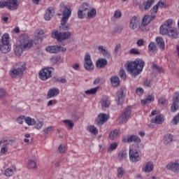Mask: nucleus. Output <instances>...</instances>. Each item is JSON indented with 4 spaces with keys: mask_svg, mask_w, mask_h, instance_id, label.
I'll use <instances>...</instances> for the list:
<instances>
[{
    "mask_svg": "<svg viewBox=\"0 0 179 179\" xmlns=\"http://www.w3.org/2000/svg\"><path fill=\"white\" fill-rule=\"evenodd\" d=\"M160 34L169 36L170 38H178V31L173 26V20H166L159 28Z\"/></svg>",
    "mask_w": 179,
    "mask_h": 179,
    "instance_id": "f257e3e1",
    "label": "nucleus"
},
{
    "mask_svg": "<svg viewBox=\"0 0 179 179\" xmlns=\"http://www.w3.org/2000/svg\"><path fill=\"white\" fill-rule=\"evenodd\" d=\"M145 61L141 59H136L135 61L129 62L127 64V72H129L132 76H138L143 71Z\"/></svg>",
    "mask_w": 179,
    "mask_h": 179,
    "instance_id": "f03ea898",
    "label": "nucleus"
},
{
    "mask_svg": "<svg viewBox=\"0 0 179 179\" xmlns=\"http://www.w3.org/2000/svg\"><path fill=\"white\" fill-rule=\"evenodd\" d=\"M26 69V63L23 62H19L13 66L10 71V75L13 79L21 78V76H23V72H24Z\"/></svg>",
    "mask_w": 179,
    "mask_h": 179,
    "instance_id": "7ed1b4c3",
    "label": "nucleus"
},
{
    "mask_svg": "<svg viewBox=\"0 0 179 179\" xmlns=\"http://www.w3.org/2000/svg\"><path fill=\"white\" fill-rule=\"evenodd\" d=\"M62 9H63V17L61 20L62 26L60 29L64 31H68V30H69V25H66V22H68V19L71 17L72 10L70 6H64Z\"/></svg>",
    "mask_w": 179,
    "mask_h": 179,
    "instance_id": "20e7f679",
    "label": "nucleus"
},
{
    "mask_svg": "<svg viewBox=\"0 0 179 179\" xmlns=\"http://www.w3.org/2000/svg\"><path fill=\"white\" fill-rule=\"evenodd\" d=\"M10 43L9 42V34H6L1 37L0 42V50L3 54H8L11 50Z\"/></svg>",
    "mask_w": 179,
    "mask_h": 179,
    "instance_id": "39448f33",
    "label": "nucleus"
},
{
    "mask_svg": "<svg viewBox=\"0 0 179 179\" xmlns=\"http://www.w3.org/2000/svg\"><path fill=\"white\" fill-rule=\"evenodd\" d=\"M7 8L9 10H16L19 8V3L17 0H7L0 1V9Z\"/></svg>",
    "mask_w": 179,
    "mask_h": 179,
    "instance_id": "423d86ee",
    "label": "nucleus"
},
{
    "mask_svg": "<svg viewBox=\"0 0 179 179\" xmlns=\"http://www.w3.org/2000/svg\"><path fill=\"white\" fill-rule=\"evenodd\" d=\"M72 34L67 31L66 32H59L58 31H54L52 32V38H56L57 41H64V40H68L70 37H71Z\"/></svg>",
    "mask_w": 179,
    "mask_h": 179,
    "instance_id": "0eeeda50",
    "label": "nucleus"
},
{
    "mask_svg": "<svg viewBox=\"0 0 179 179\" xmlns=\"http://www.w3.org/2000/svg\"><path fill=\"white\" fill-rule=\"evenodd\" d=\"M20 45L27 48V50H30L33 47V41H30L29 36L24 34L20 36Z\"/></svg>",
    "mask_w": 179,
    "mask_h": 179,
    "instance_id": "6e6552de",
    "label": "nucleus"
},
{
    "mask_svg": "<svg viewBox=\"0 0 179 179\" xmlns=\"http://www.w3.org/2000/svg\"><path fill=\"white\" fill-rule=\"evenodd\" d=\"M131 108H127L126 109H124L122 115L119 117L118 120H117V124H127L128 120H129L131 117Z\"/></svg>",
    "mask_w": 179,
    "mask_h": 179,
    "instance_id": "1a4fd4ad",
    "label": "nucleus"
},
{
    "mask_svg": "<svg viewBox=\"0 0 179 179\" xmlns=\"http://www.w3.org/2000/svg\"><path fill=\"white\" fill-rule=\"evenodd\" d=\"M54 71V68L52 67H47L40 71L39 72V78L41 80H47V79H50L51 76H52V72Z\"/></svg>",
    "mask_w": 179,
    "mask_h": 179,
    "instance_id": "9d476101",
    "label": "nucleus"
},
{
    "mask_svg": "<svg viewBox=\"0 0 179 179\" xmlns=\"http://www.w3.org/2000/svg\"><path fill=\"white\" fill-rule=\"evenodd\" d=\"M45 50L50 54H58V52H61V51L65 52L66 48L59 45H52L46 47Z\"/></svg>",
    "mask_w": 179,
    "mask_h": 179,
    "instance_id": "9b49d317",
    "label": "nucleus"
},
{
    "mask_svg": "<svg viewBox=\"0 0 179 179\" xmlns=\"http://www.w3.org/2000/svg\"><path fill=\"white\" fill-rule=\"evenodd\" d=\"M129 160L132 163H136L141 160V154L135 149H129Z\"/></svg>",
    "mask_w": 179,
    "mask_h": 179,
    "instance_id": "f8f14e48",
    "label": "nucleus"
},
{
    "mask_svg": "<svg viewBox=\"0 0 179 179\" xmlns=\"http://www.w3.org/2000/svg\"><path fill=\"white\" fill-rule=\"evenodd\" d=\"M167 170H170L173 173H179V159H176L174 162H169L166 166Z\"/></svg>",
    "mask_w": 179,
    "mask_h": 179,
    "instance_id": "ddd939ff",
    "label": "nucleus"
},
{
    "mask_svg": "<svg viewBox=\"0 0 179 179\" xmlns=\"http://www.w3.org/2000/svg\"><path fill=\"white\" fill-rule=\"evenodd\" d=\"M122 142H124V143H131L132 142L141 143V138L136 135L126 136L123 137Z\"/></svg>",
    "mask_w": 179,
    "mask_h": 179,
    "instance_id": "4468645a",
    "label": "nucleus"
},
{
    "mask_svg": "<svg viewBox=\"0 0 179 179\" xmlns=\"http://www.w3.org/2000/svg\"><path fill=\"white\" fill-rule=\"evenodd\" d=\"M125 99V90L124 88H120L116 95V101L117 104L121 105L124 103Z\"/></svg>",
    "mask_w": 179,
    "mask_h": 179,
    "instance_id": "2eb2a0df",
    "label": "nucleus"
},
{
    "mask_svg": "<svg viewBox=\"0 0 179 179\" xmlns=\"http://www.w3.org/2000/svg\"><path fill=\"white\" fill-rule=\"evenodd\" d=\"M179 108V94L178 92L175 93L173 96V102L171 107V113H176Z\"/></svg>",
    "mask_w": 179,
    "mask_h": 179,
    "instance_id": "dca6fc26",
    "label": "nucleus"
},
{
    "mask_svg": "<svg viewBox=\"0 0 179 179\" xmlns=\"http://www.w3.org/2000/svg\"><path fill=\"white\" fill-rule=\"evenodd\" d=\"M107 120H108V115L106 113H100L97 118L98 125H103V124L107 122Z\"/></svg>",
    "mask_w": 179,
    "mask_h": 179,
    "instance_id": "f3484780",
    "label": "nucleus"
},
{
    "mask_svg": "<svg viewBox=\"0 0 179 179\" xmlns=\"http://www.w3.org/2000/svg\"><path fill=\"white\" fill-rule=\"evenodd\" d=\"M59 94V89L57 87L51 88L47 94V99H51V97H55Z\"/></svg>",
    "mask_w": 179,
    "mask_h": 179,
    "instance_id": "a211bd4d",
    "label": "nucleus"
},
{
    "mask_svg": "<svg viewBox=\"0 0 179 179\" xmlns=\"http://www.w3.org/2000/svg\"><path fill=\"white\" fill-rule=\"evenodd\" d=\"M153 169H155L153 163L152 162H148L143 166V171H144V173H150L153 171Z\"/></svg>",
    "mask_w": 179,
    "mask_h": 179,
    "instance_id": "6ab92c4d",
    "label": "nucleus"
},
{
    "mask_svg": "<svg viewBox=\"0 0 179 179\" xmlns=\"http://www.w3.org/2000/svg\"><path fill=\"white\" fill-rule=\"evenodd\" d=\"M83 12L87 15L88 17H90V5L88 3H83L79 8Z\"/></svg>",
    "mask_w": 179,
    "mask_h": 179,
    "instance_id": "aec40b11",
    "label": "nucleus"
},
{
    "mask_svg": "<svg viewBox=\"0 0 179 179\" xmlns=\"http://www.w3.org/2000/svg\"><path fill=\"white\" fill-rule=\"evenodd\" d=\"M138 24H139V21L136 17H132L130 20L129 28L131 30H135L138 27Z\"/></svg>",
    "mask_w": 179,
    "mask_h": 179,
    "instance_id": "412c9836",
    "label": "nucleus"
},
{
    "mask_svg": "<svg viewBox=\"0 0 179 179\" xmlns=\"http://www.w3.org/2000/svg\"><path fill=\"white\" fill-rule=\"evenodd\" d=\"M173 141H174V136L171 134H167L164 137V145H171Z\"/></svg>",
    "mask_w": 179,
    "mask_h": 179,
    "instance_id": "4be33fe9",
    "label": "nucleus"
},
{
    "mask_svg": "<svg viewBox=\"0 0 179 179\" xmlns=\"http://www.w3.org/2000/svg\"><path fill=\"white\" fill-rule=\"evenodd\" d=\"M24 50H27V48H24L22 45H17L14 48V52L17 57H20L23 54V52Z\"/></svg>",
    "mask_w": 179,
    "mask_h": 179,
    "instance_id": "5701e85b",
    "label": "nucleus"
},
{
    "mask_svg": "<svg viewBox=\"0 0 179 179\" xmlns=\"http://www.w3.org/2000/svg\"><path fill=\"white\" fill-rule=\"evenodd\" d=\"M154 20L155 16L153 15H145L142 20V26H148Z\"/></svg>",
    "mask_w": 179,
    "mask_h": 179,
    "instance_id": "b1692460",
    "label": "nucleus"
},
{
    "mask_svg": "<svg viewBox=\"0 0 179 179\" xmlns=\"http://www.w3.org/2000/svg\"><path fill=\"white\" fill-rule=\"evenodd\" d=\"M84 68L87 71H90V55L89 53H86L85 56Z\"/></svg>",
    "mask_w": 179,
    "mask_h": 179,
    "instance_id": "393cba45",
    "label": "nucleus"
},
{
    "mask_svg": "<svg viewBox=\"0 0 179 179\" xmlns=\"http://www.w3.org/2000/svg\"><path fill=\"white\" fill-rule=\"evenodd\" d=\"M110 83L113 87H117V86H120V78L117 76H113L110 78Z\"/></svg>",
    "mask_w": 179,
    "mask_h": 179,
    "instance_id": "a878e982",
    "label": "nucleus"
},
{
    "mask_svg": "<svg viewBox=\"0 0 179 179\" xmlns=\"http://www.w3.org/2000/svg\"><path fill=\"white\" fill-rule=\"evenodd\" d=\"M120 136V130L119 129H114L109 134V138L112 141H114V139H117Z\"/></svg>",
    "mask_w": 179,
    "mask_h": 179,
    "instance_id": "bb28decb",
    "label": "nucleus"
},
{
    "mask_svg": "<svg viewBox=\"0 0 179 179\" xmlns=\"http://www.w3.org/2000/svg\"><path fill=\"white\" fill-rule=\"evenodd\" d=\"M101 104L102 108H107V107H110L111 101L108 98H103L101 101Z\"/></svg>",
    "mask_w": 179,
    "mask_h": 179,
    "instance_id": "cd10ccee",
    "label": "nucleus"
},
{
    "mask_svg": "<svg viewBox=\"0 0 179 179\" xmlns=\"http://www.w3.org/2000/svg\"><path fill=\"white\" fill-rule=\"evenodd\" d=\"M52 16H54V13H52V10L51 8H48L45 10V14L44 15L45 20H51V18H52Z\"/></svg>",
    "mask_w": 179,
    "mask_h": 179,
    "instance_id": "c85d7f7f",
    "label": "nucleus"
},
{
    "mask_svg": "<svg viewBox=\"0 0 179 179\" xmlns=\"http://www.w3.org/2000/svg\"><path fill=\"white\" fill-rule=\"evenodd\" d=\"M107 65V59L101 58L96 61L97 68H104Z\"/></svg>",
    "mask_w": 179,
    "mask_h": 179,
    "instance_id": "c756f323",
    "label": "nucleus"
},
{
    "mask_svg": "<svg viewBox=\"0 0 179 179\" xmlns=\"http://www.w3.org/2000/svg\"><path fill=\"white\" fill-rule=\"evenodd\" d=\"M156 41L159 48H161V50H164V47H166V44L164 43V40L163 39V38L158 36L156 38Z\"/></svg>",
    "mask_w": 179,
    "mask_h": 179,
    "instance_id": "7c9ffc66",
    "label": "nucleus"
},
{
    "mask_svg": "<svg viewBox=\"0 0 179 179\" xmlns=\"http://www.w3.org/2000/svg\"><path fill=\"white\" fill-rule=\"evenodd\" d=\"M152 101H155V96L153 95H148L146 99H142V104H150Z\"/></svg>",
    "mask_w": 179,
    "mask_h": 179,
    "instance_id": "2f4dec72",
    "label": "nucleus"
},
{
    "mask_svg": "<svg viewBox=\"0 0 179 179\" xmlns=\"http://www.w3.org/2000/svg\"><path fill=\"white\" fill-rule=\"evenodd\" d=\"M52 80L54 83H65L66 82V79L58 76H54Z\"/></svg>",
    "mask_w": 179,
    "mask_h": 179,
    "instance_id": "473e14b6",
    "label": "nucleus"
},
{
    "mask_svg": "<svg viewBox=\"0 0 179 179\" xmlns=\"http://www.w3.org/2000/svg\"><path fill=\"white\" fill-rule=\"evenodd\" d=\"M25 122L29 126L36 125V120H34V118H31L30 117H25Z\"/></svg>",
    "mask_w": 179,
    "mask_h": 179,
    "instance_id": "72a5a7b5",
    "label": "nucleus"
},
{
    "mask_svg": "<svg viewBox=\"0 0 179 179\" xmlns=\"http://www.w3.org/2000/svg\"><path fill=\"white\" fill-rule=\"evenodd\" d=\"M164 122V117L162 115H159L155 117V124H163Z\"/></svg>",
    "mask_w": 179,
    "mask_h": 179,
    "instance_id": "f704fd0d",
    "label": "nucleus"
},
{
    "mask_svg": "<svg viewBox=\"0 0 179 179\" xmlns=\"http://www.w3.org/2000/svg\"><path fill=\"white\" fill-rule=\"evenodd\" d=\"M63 122L66 125V127H69V129H72V128H73V126L75 125L73 124V122H72V120H63Z\"/></svg>",
    "mask_w": 179,
    "mask_h": 179,
    "instance_id": "c9c22d12",
    "label": "nucleus"
},
{
    "mask_svg": "<svg viewBox=\"0 0 179 179\" xmlns=\"http://www.w3.org/2000/svg\"><path fill=\"white\" fill-rule=\"evenodd\" d=\"M1 142L3 148L8 146V145H10V146H13V145H15L13 140H3Z\"/></svg>",
    "mask_w": 179,
    "mask_h": 179,
    "instance_id": "e433bc0d",
    "label": "nucleus"
},
{
    "mask_svg": "<svg viewBox=\"0 0 179 179\" xmlns=\"http://www.w3.org/2000/svg\"><path fill=\"white\" fill-rule=\"evenodd\" d=\"M28 169L29 170H35L37 169V164L33 160H30L28 163Z\"/></svg>",
    "mask_w": 179,
    "mask_h": 179,
    "instance_id": "4c0bfd02",
    "label": "nucleus"
},
{
    "mask_svg": "<svg viewBox=\"0 0 179 179\" xmlns=\"http://www.w3.org/2000/svg\"><path fill=\"white\" fill-rule=\"evenodd\" d=\"M90 134L92 136H96V135L99 134V129L94 126H90Z\"/></svg>",
    "mask_w": 179,
    "mask_h": 179,
    "instance_id": "58836bf2",
    "label": "nucleus"
},
{
    "mask_svg": "<svg viewBox=\"0 0 179 179\" xmlns=\"http://www.w3.org/2000/svg\"><path fill=\"white\" fill-rule=\"evenodd\" d=\"M118 159H120V160H125V159H127V151H120L118 154Z\"/></svg>",
    "mask_w": 179,
    "mask_h": 179,
    "instance_id": "ea45409f",
    "label": "nucleus"
},
{
    "mask_svg": "<svg viewBox=\"0 0 179 179\" xmlns=\"http://www.w3.org/2000/svg\"><path fill=\"white\" fill-rule=\"evenodd\" d=\"M78 16L79 19H85L86 16H87V14L85 13V11L82 10L80 8H79L78 11Z\"/></svg>",
    "mask_w": 179,
    "mask_h": 179,
    "instance_id": "a19ab883",
    "label": "nucleus"
},
{
    "mask_svg": "<svg viewBox=\"0 0 179 179\" xmlns=\"http://www.w3.org/2000/svg\"><path fill=\"white\" fill-rule=\"evenodd\" d=\"M154 2H155V0H148V1H146L144 3L145 10H148V9H150V6L153 5Z\"/></svg>",
    "mask_w": 179,
    "mask_h": 179,
    "instance_id": "79ce46f5",
    "label": "nucleus"
},
{
    "mask_svg": "<svg viewBox=\"0 0 179 179\" xmlns=\"http://www.w3.org/2000/svg\"><path fill=\"white\" fill-rule=\"evenodd\" d=\"M15 171H13V169H12V168H8L4 174L6 175V177H10L12 176H13Z\"/></svg>",
    "mask_w": 179,
    "mask_h": 179,
    "instance_id": "37998d69",
    "label": "nucleus"
},
{
    "mask_svg": "<svg viewBox=\"0 0 179 179\" xmlns=\"http://www.w3.org/2000/svg\"><path fill=\"white\" fill-rule=\"evenodd\" d=\"M118 147V143H113L108 148V152H113V150H115L116 148Z\"/></svg>",
    "mask_w": 179,
    "mask_h": 179,
    "instance_id": "c03bdc74",
    "label": "nucleus"
},
{
    "mask_svg": "<svg viewBox=\"0 0 179 179\" xmlns=\"http://www.w3.org/2000/svg\"><path fill=\"white\" fill-rule=\"evenodd\" d=\"M124 174H125V170L122 168H119L117 169V177L118 178H122Z\"/></svg>",
    "mask_w": 179,
    "mask_h": 179,
    "instance_id": "a18cd8bd",
    "label": "nucleus"
},
{
    "mask_svg": "<svg viewBox=\"0 0 179 179\" xmlns=\"http://www.w3.org/2000/svg\"><path fill=\"white\" fill-rule=\"evenodd\" d=\"M66 150V147L64 144H61L58 148L59 153L64 154Z\"/></svg>",
    "mask_w": 179,
    "mask_h": 179,
    "instance_id": "49530a36",
    "label": "nucleus"
},
{
    "mask_svg": "<svg viewBox=\"0 0 179 179\" xmlns=\"http://www.w3.org/2000/svg\"><path fill=\"white\" fill-rule=\"evenodd\" d=\"M44 135H48V134H51L52 132V127H48L43 130Z\"/></svg>",
    "mask_w": 179,
    "mask_h": 179,
    "instance_id": "de8ad7c7",
    "label": "nucleus"
},
{
    "mask_svg": "<svg viewBox=\"0 0 179 179\" xmlns=\"http://www.w3.org/2000/svg\"><path fill=\"white\" fill-rule=\"evenodd\" d=\"M148 50H149V51H151L152 52H155V51H156V45H155V43H150L149 44Z\"/></svg>",
    "mask_w": 179,
    "mask_h": 179,
    "instance_id": "09e8293b",
    "label": "nucleus"
},
{
    "mask_svg": "<svg viewBox=\"0 0 179 179\" xmlns=\"http://www.w3.org/2000/svg\"><path fill=\"white\" fill-rule=\"evenodd\" d=\"M119 75L122 79H124V80L127 79V73H125V70L122 69H120Z\"/></svg>",
    "mask_w": 179,
    "mask_h": 179,
    "instance_id": "8fccbe9b",
    "label": "nucleus"
},
{
    "mask_svg": "<svg viewBox=\"0 0 179 179\" xmlns=\"http://www.w3.org/2000/svg\"><path fill=\"white\" fill-rule=\"evenodd\" d=\"M37 34H38V43H41V41H43V34H44V31L41 30L37 32Z\"/></svg>",
    "mask_w": 179,
    "mask_h": 179,
    "instance_id": "3c124183",
    "label": "nucleus"
},
{
    "mask_svg": "<svg viewBox=\"0 0 179 179\" xmlns=\"http://www.w3.org/2000/svg\"><path fill=\"white\" fill-rule=\"evenodd\" d=\"M18 124H23V121H26V116L22 115L17 118L16 120Z\"/></svg>",
    "mask_w": 179,
    "mask_h": 179,
    "instance_id": "603ef678",
    "label": "nucleus"
},
{
    "mask_svg": "<svg viewBox=\"0 0 179 179\" xmlns=\"http://www.w3.org/2000/svg\"><path fill=\"white\" fill-rule=\"evenodd\" d=\"M172 124H173V125H177V124H178L179 122V113H178L172 120L171 121Z\"/></svg>",
    "mask_w": 179,
    "mask_h": 179,
    "instance_id": "864d4df0",
    "label": "nucleus"
},
{
    "mask_svg": "<svg viewBox=\"0 0 179 179\" xmlns=\"http://www.w3.org/2000/svg\"><path fill=\"white\" fill-rule=\"evenodd\" d=\"M130 54L134 55H139L141 54V52L137 48H132L129 51Z\"/></svg>",
    "mask_w": 179,
    "mask_h": 179,
    "instance_id": "5fc2aeb1",
    "label": "nucleus"
},
{
    "mask_svg": "<svg viewBox=\"0 0 179 179\" xmlns=\"http://www.w3.org/2000/svg\"><path fill=\"white\" fill-rule=\"evenodd\" d=\"M122 47V45H121V43H117L115 47V49H114V51L116 54H118V52H120V50H121Z\"/></svg>",
    "mask_w": 179,
    "mask_h": 179,
    "instance_id": "6e6d98bb",
    "label": "nucleus"
},
{
    "mask_svg": "<svg viewBox=\"0 0 179 179\" xmlns=\"http://www.w3.org/2000/svg\"><path fill=\"white\" fill-rule=\"evenodd\" d=\"M159 104H162V106H166L167 104V101L164 98H161L158 100Z\"/></svg>",
    "mask_w": 179,
    "mask_h": 179,
    "instance_id": "4d7b16f0",
    "label": "nucleus"
},
{
    "mask_svg": "<svg viewBox=\"0 0 179 179\" xmlns=\"http://www.w3.org/2000/svg\"><path fill=\"white\" fill-rule=\"evenodd\" d=\"M121 16H122V14L121 13V11L120 10H117L115 12L114 17L116 19H120V17H121Z\"/></svg>",
    "mask_w": 179,
    "mask_h": 179,
    "instance_id": "13d9d810",
    "label": "nucleus"
},
{
    "mask_svg": "<svg viewBox=\"0 0 179 179\" xmlns=\"http://www.w3.org/2000/svg\"><path fill=\"white\" fill-rule=\"evenodd\" d=\"M96 15H97V11L94 9L92 8L90 10V17H96Z\"/></svg>",
    "mask_w": 179,
    "mask_h": 179,
    "instance_id": "bf43d9fd",
    "label": "nucleus"
},
{
    "mask_svg": "<svg viewBox=\"0 0 179 179\" xmlns=\"http://www.w3.org/2000/svg\"><path fill=\"white\" fill-rule=\"evenodd\" d=\"M157 10H159V7L158 6H157V4L155 6H153V8L151 9V13L152 15H155V13H157Z\"/></svg>",
    "mask_w": 179,
    "mask_h": 179,
    "instance_id": "052dcab7",
    "label": "nucleus"
},
{
    "mask_svg": "<svg viewBox=\"0 0 179 179\" xmlns=\"http://www.w3.org/2000/svg\"><path fill=\"white\" fill-rule=\"evenodd\" d=\"M6 96V91L3 88H0V99Z\"/></svg>",
    "mask_w": 179,
    "mask_h": 179,
    "instance_id": "680f3d73",
    "label": "nucleus"
},
{
    "mask_svg": "<svg viewBox=\"0 0 179 179\" xmlns=\"http://www.w3.org/2000/svg\"><path fill=\"white\" fill-rule=\"evenodd\" d=\"M143 92H144V90L141 87H138L136 90V93L138 96H142V94H143Z\"/></svg>",
    "mask_w": 179,
    "mask_h": 179,
    "instance_id": "e2e57ef3",
    "label": "nucleus"
},
{
    "mask_svg": "<svg viewBox=\"0 0 179 179\" xmlns=\"http://www.w3.org/2000/svg\"><path fill=\"white\" fill-rule=\"evenodd\" d=\"M158 8H166V3L163 1L160 0L157 4H156Z\"/></svg>",
    "mask_w": 179,
    "mask_h": 179,
    "instance_id": "0e129e2a",
    "label": "nucleus"
},
{
    "mask_svg": "<svg viewBox=\"0 0 179 179\" xmlns=\"http://www.w3.org/2000/svg\"><path fill=\"white\" fill-rule=\"evenodd\" d=\"M102 55H103V57H106V58H110L111 57V55L106 49H105V51L102 53Z\"/></svg>",
    "mask_w": 179,
    "mask_h": 179,
    "instance_id": "69168bd1",
    "label": "nucleus"
},
{
    "mask_svg": "<svg viewBox=\"0 0 179 179\" xmlns=\"http://www.w3.org/2000/svg\"><path fill=\"white\" fill-rule=\"evenodd\" d=\"M50 61L52 64H57V62H58V61H59V57H53L50 59Z\"/></svg>",
    "mask_w": 179,
    "mask_h": 179,
    "instance_id": "338daca9",
    "label": "nucleus"
},
{
    "mask_svg": "<svg viewBox=\"0 0 179 179\" xmlns=\"http://www.w3.org/2000/svg\"><path fill=\"white\" fill-rule=\"evenodd\" d=\"M99 89H100L99 87H96L95 88H92L90 90V94H96V93H97V90H99Z\"/></svg>",
    "mask_w": 179,
    "mask_h": 179,
    "instance_id": "774afa93",
    "label": "nucleus"
}]
</instances>
